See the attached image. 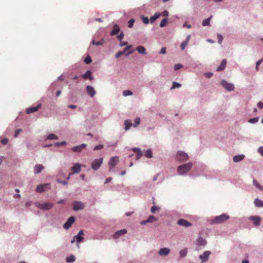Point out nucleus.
Masks as SVG:
<instances>
[{
    "label": "nucleus",
    "mask_w": 263,
    "mask_h": 263,
    "mask_svg": "<svg viewBox=\"0 0 263 263\" xmlns=\"http://www.w3.org/2000/svg\"><path fill=\"white\" fill-rule=\"evenodd\" d=\"M167 23V19L166 18H163L160 24V27H163L166 25Z\"/></svg>",
    "instance_id": "nucleus-41"
},
{
    "label": "nucleus",
    "mask_w": 263,
    "mask_h": 263,
    "mask_svg": "<svg viewBox=\"0 0 263 263\" xmlns=\"http://www.w3.org/2000/svg\"><path fill=\"white\" fill-rule=\"evenodd\" d=\"M145 156L147 158H150L153 157L152 151L151 149H148L146 151L145 154Z\"/></svg>",
    "instance_id": "nucleus-37"
},
{
    "label": "nucleus",
    "mask_w": 263,
    "mask_h": 263,
    "mask_svg": "<svg viewBox=\"0 0 263 263\" xmlns=\"http://www.w3.org/2000/svg\"><path fill=\"white\" fill-rule=\"evenodd\" d=\"M8 140L7 138H4L1 140V142L3 144L5 145L7 144Z\"/></svg>",
    "instance_id": "nucleus-55"
},
{
    "label": "nucleus",
    "mask_w": 263,
    "mask_h": 263,
    "mask_svg": "<svg viewBox=\"0 0 263 263\" xmlns=\"http://www.w3.org/2000/svg\"><path fill=\"white\" fill-rule=\"evenodd\" d=\"M226 65L227 61L226 59H223L220 65L217 68V71H219L224 70L226 68Z\"/></svg>",
    "instance_id": "nucleus-24"
},
{
    "label": "nucleus",
    "mask_w": 263,
    "mask_h": 263,
    "mask_svg": "<svg viewBox=\"0 0 263 263\" xmlns=\"http://www.w3.org/2000/svg\"><path fill=\"white\" fill-rule=\"evenodd\" d=\"M258 152L263 157V146L259 147Z\"/></svg>",
    "instance_id": "nucleus-58"
},
{
    "label": "nucleus",
    "mask_w": 263,
    "mask_h": 263,
    "mask_svg": "<svg viewBox=\"0 0 263 263\" xmlns=\"http://www.w3.org/2000/svg\"><path fill=\"white\" fill-rule=\"evenodd\" d=\"M148 222H153L157 221V218L153 215H151L147 219Z\"/></svg>",
    "instance_id": "nucleus-40"
},
{
    "label": "nucleus",
    "mask_w": 263,
    "mask_h": 263,
    "mask_svg": "<svg viewBox=\"0 0 263 263\" xmlns=\"http://www.w3.org/2000/svg\"><path fill=\"white\" fill-rule=\"evenodd\" d=\"M182 67V65L180 64H175L174 66L175 70H177L180 69Z\"/></svg>",
    "instance_id": "nucleus-54"
},
{
    "label": "nucleus",
    "mask_w": 263,
    "mask_h": 263,
    "mask_svg": "<svg viewBox=\"0 0 263 263\" xmlns=\"http://www.w3.org/2000/svg\"><path fill=\"white\" fill-rule=\"evenodd\" d=\"M250 219L253 221L255 226H258L260 224L261 218L259 216H251Z\"/></svg>",
    "instance_id": "nucleus-18"
},
{
    "label": "nucleus",
    "mask_w": 263,
    "mask_h": 263,
    "mask_svg": "<svg viewBox=\"0 0 263 263\" xmlns=\"http://www.w3.org/2000/svg\"><path fill=\"white\" fill-rule=\"evenodd\" d=\"M66 144V142L65 141H62L61 142H56L54 144V146L56 147H59L62 145H64Z\"/></svg>",
    "instance_id": "nucleus-46"
},
{
    "label": "nucleus",
    "mask_w": 263,
    "mask_h": 263,
    "mask_svg": "<svg viewBox=\"0 0 263 263\" xmlns=\"http://www.w3.org/2000/svg\"><path fill=\"white\" fill-rule=\"evenodd\" d=\"M103 158H100L99 159H95L91 163V168L94 171L98 170L101 166L103 163Z\"/></svg>",
    "instance_id": "nucleus-5"
},
{
    "label": "nucleus",
    "mask_w": 263,
    "mask_h": 263,
    "mask_svg": "<svg viewBox=\"0 0 263 263\" xmlns=\"http://www.w3.org/2000/svg\"><path fill=\"white\" fill-rule=\"evenodd\" d=\"M140 119L139 118H136L134 121V124L133 125L134 126H135V127L137 126L140 124Z\"/></svg>",
    "instance_id": "nucleus-44"
},
{
    "label": "nucleus",
    "mask_w": 263,
    "mask_h": 263,
    "mask_svg": "<svg viewBox=\"0 0 263 263\" xmlns=\"http://www.w3.org/2000/svg\"><path fill=\"white\" fill-rule=\"evenodd\" d=\"M58 139V136L53 134H49L47 137V139L48 140H57Z\"/></svg>",
    "instance_id": "nucleus-36"
},
{
    "label": "nucleus",
    "mask_w": 263,
    "mask_h": 263,
    "mask_svg": "<svg viewBox=\"0 0 263 263\" xmlns=\"http://www.w3.org/2000/svg\"><path fill=\"white\" fill-rule=\"evenodd\" d=\"M74 217L71 216L69 217L67 221L63 225V228L66 230H68L70 227H71L72 224L74 222Z\"/></svg>",
    "instance_id": "nucleus-11"
},
{
    "label": "nucleus",
    "mask_w": 263,
    "mask_h": 263,
    "mask_svg": "<svg viewBox=\"0 0 263 263\" xmlns=\"http://www.w3.org/2000/svg\"><path fill=\"white\" fill-rule=\"evenodd\" d=\"M253 182L256 187L260 191H263V186L261 185L256 180H253Z\"/></svg>",
    "instance_id": "nucleus-32"
},
{
    "label": "nucleus",
    "mask_w": 263,
    "mask_h": 263,
    "mask_svg": "<svg viewBox=\"0 0 263 263\" xmlns=\"http://www.w3.org/2000/svg\"><path fill=\"white\" fill-rule=\"evenodd\" d=\"M263 61V60H259V61H258L256 63V70H258V66H259V65L261 63V62Z\"/></svg>",
    "instance_id": "nucleus-57"
},
{
    "label": "nucleus",
    "mask_w": 263,
    "mask_h": 263,
    "mask_svg": "<svg viewBox=\"0 0 263 263\" xmlns=\"http://www.w3.org/2000/svg\"><path fill=\"white\" fill-rule=\"evenodd\" d=\"M211 254V252L209 251H205L203 254L200 255L199 258L202 262L207 261L209 260V257Z\"/></svg>",
    "instance_id": "nucleus-13"
},
{
    "label": "nucleus",
    "mask_w": 263,
    "mask_h": 263,
    "mask_svg": "<svg viewBox=\"0 0 263 263\" xmlns=\"http://www.w3.org/2000/svg\"><path fill=\"white\" fill-rule=\"evenodd\" d=\"M230 218L229 215L226 214H222L219 216H216L213 220L211 221L212 224L221 223Z\"/></svg>",
    "instance_id": "nucleus-2"
},
{
    "label": "nucleus",
    "mask_w": 263,
    "mask_h": 263,
    "mask_svg": "<svg viewBox=\"0 0 263 263\" xmlns=\"http://www.w3.org/2000/svg\"><path fill=\"white\" fill-rule=\"evenodd\" d=\"M161 15L160 13H156L154 16L151 17L149 21L151 23H154L156 20H157Z\"/></svg>",
    "instance_id": "nucleus-28"
},
{
    "label": "nucleus",
    "mask_w": 263,
    "mask_h": 263,
    "mask_svg": "<svg viewBox=\"0 0 263 263\" xmlns=\"http://www.w3.org/2000/svg\"><path fill=\"white\" fill-rule=\"evenodd\" d=\"M86 147V144H82L80 145L75 146L72 147L71 150L73 152H80Z\"/></svg>",
    "instance_id": "nucleus-15"
},
{
    "label": "nucleus",
    "mask_w": 263,
    "mask_h": 263,
    "mask_svg": "<svg viewBox=\"0 0 263 263\" xmlns=\"http://www.w3.org/2000/svg\"><path fill=\"white\" fill-rule=\"evenodd\" d=\"M159 53L161 54H165L166 53V48L165 47L162 48Z\"/></svg>",
    "instance_id": "nucleus-60"
},
{
    "label": "nucleus",
    "mask_w": 263,
    "mask_h": 263,
    "mask_svg": "<svg viewBox=\"0 0 263 263\" xmlns=\"http://www.w3.org/2000/svg\"><path fill=\"white\" fill-rule=\"evenodd\" d=\"M124 54V52H122V51H119L116 54V58H119L120 56H121L122 55H123Z\"/></svg>",
    "instance_id": "nucleus-56"
},
{
    "label": "nucleus",
    "mask_w": 263,
    "mask_h": 263,
    "mask_svg": "<svg viewBox=\"0 0 263 263\" xmlns=\"http://www.w3.org/2000/svg\"><path fill=\"white\" fill-rule=\"evenodd\" d=\"M136 50L140 54H146V50L143 46H139L136 48Z\"/></svg>",
    "instance_id": "nucleus-29"
},
{
    "label": "nucleus",
    "mask_w": 263,
    "mask_h": 263,
    "mask_svg": "<svg viewBox=\"0 0 263 263\" xmlns=\"http://www.w3.org/2000/svg\"><path fill=\"white\" fill-rule=\"evenodd\" d=\"M123 37H124V34L123 32H121L119 35L117 36V39L120 41L121 42L122 39H123Z\"/></svg>",
    "instance_id": "nucleus-52"
},
{
    "label": "nucleus",
    "mask_w": 263,
    "mask_h": 263,
    "mask_svg": "<svg viewBox=\"0 0 263 263\" xmlns=\"http://www.w3.org/2000/svg\"><path fill=\"white\" fill-rule=\"evenodd\" d=\"M123 95L124 96H131L133 95V92L130 90H124L123 92Z\"/></svg>",
    "instance_id": "nucleus-43"
},
{
    "label": "nucleus",
    "mask_w": 263,
    "mask_h": 263,
    "mask_svg": "<svg viewBox=\"0 0 263 263\" xmlns=\"http://www.w3.org/2000/svg\"><path fill=\"white\" fill-rule=\"evenodd\" d=\"M170 252V249L167 248H164L160 249L159 251V254L160 256H166Z\"/></svg>",
    "instance_id": "nucleus-19"
},
{
    "label": "nucleus",
    "mask_w": 263,
    "mask_h": 263,
    "mask_svg": "<svg viewBox=\"0 0 263 263\" xmlns=\"http://www.w3.org/2000/svg\"><path fill=\"white\" fill-rule=\"evenodd\" d=\"M180 86H181V84H180L179 83H178L177 82H173L172 89L179 88Z\"/></svg>",
    "instance_id": "nucleus-48"
},
{
    "label": "nucleus",
    "mask_w": 263,
    "mask_h": 263,
    "mask_svg": "<svg viewBox=\"0 0 263 263\" xmlns=\"http://www.w3.org/2000/svg\"><path fill=\"white\" fill-rule=\"evenodd\" d=\"M118 162L119 157L118 156L111 157L108 162V165L109 166V171H111L114 168V167L116 166V165L117 164Z\"/></svg>",
    "instance_id": "nucleus-7"
},
{
    "label": "nucleus",
    "mask_w": 263,
    "mask_h": 263,
    "mask_svg": "<svg viewBox=\"0 0 263 263\" xmlns=\"http://www.w3.org/2000/svg\"><path fill=\"white\" fill-rule=\"evenodd\" d=\"M41 107V104H38L36 106H31L26 110V113L28 114L37 111Z\"/></svg>",
    "instance_id": "nucleus-14"
},
{
    "label": "nucleus",
    "mask_w": 263,
    "mask_h": 263,
    "mask_svg": "<svg viewBox=\"0 0 263 263\" xmlns=\"http://www.w3.org/2000/svg\"><path fill=\"white\" fill-rule=\"evenodd\" d=\"M44 169V166L41 164H36L34 167V172L35 174H39Z\"/></svg>",
    "instance_id": "nucleus-22"
},
{
    "label": "nucleus",
    "mask_w": 263,
    "mask_h": 263,
    "mask_svg": "<svg viewBox=\"0 0 263 263\" xmlns=\"http://www.w3.org/2000/svg\"><path fill=\"white\" fill-rule=\"evenodd\" d=\"M244 158H245V156L243 155H236L233 157V161L235 162H238L241 161L242 160H243L244 159Z\"/></svg>",
    "instance_id": "nucleus-30"
},
{
    "label": "nucleus",
    "mask_w": 263,
    "mask_h": 263,
    "mask_svg": "<svg viewBox=\"0 0 263 263\" xmlns=\"http://www.w3.org/2000/svg\"><path fill=\"white\" fill-rule=\"evenodd\" d=\"M220 85L228 91H231L234 89V85L233 84L228 83L225 80L221 81Z\"/></svg>",
    "instance_id": "nucleus-6"
},
{
    "label": "nucleus",
    "mask_w": 263,
    "mask_h": 263,
    "mask_svg": "<svg viewBox=\"0 0 263 263\" xmlns=\"http://www.w3.org/2000/svg\"><path fill=\"white\" fill-rule=\"evenodd\" d=\"M187 253V249H184L180 251L179 255L180 257L186 256Z\"/></svg>",
    "instance_id": "nucleus-34"
},
{
    "label": "nucleus",
    "mask_w": 263,
    "mask_h": 263,
    "mask_svg": "<svg viewBox=\"0 0 263 263\" xmlns=\"http://www.w3.org/2000/svg\"><path fill=\"white\" fill-rule=\"evenodd\" d=\"M36 205L38 208L43 210H49L53 206V204L49 202L36 203Z\"/></svg>",
    "instance_id": "nucleus-4"
},
{
    "label": "nucleus",
    "mask_w": 263,
    "mask_h": 263,
    "mask_svg": "<svg viewBox=\"0 0 263 263\" xmlns=\"http://www.w3.org/2000/svg\"><path fill=\"white\" fill-rule=\"evenodd\" d=\"M192 166L193 164L192 163H187L179 166L177 168V171L179 175H183L191 170Z\"/></svg>",
    "instance_id": "nucleus-1"
},
{
    "label": "nucleus",
    "mask_w": 263,
    "mask_h": 263,
    "mask_svg": "<svg viewBox=\"0 0 263 263\" xmlns=\"http://www.w3.org/2000/svg\"><path fill=\"white\" fill-rule=\"evenodd\" d=\"M177 223L178 225L185 228H187L192 226V224L191 222L183 219H179Z\"/></svg>",
    "instance_id": "nucleus-12"
},
{
    "label": "nucleus",
    "mask_w": 263,
    "mask_h": 263,
    "mask_svg": "<svg viewBox=\"0 0 263 263\" xmlns=\"http://www.w3.org/2000/svg\"><path fill=\"white\" fill-rule=\"evenodd\" d=\"M103 147H104L103 145H102V144L98 145L94 147L93 150L96 151V150H99V149H102V148H103Z\"/></svg>",
    "instance_id": "nucleus-50"
},
{
    "label": "nucleus",
    "mask_w": 263,
    "mask_h": 263,
    "mask_svg": "<svg viewBox=\"0 0 263 263\" xmlns=\"http://www.w3.org/2000/svg\"><path fill=\"white\" fill-rule=\"evenodd\" d=\"M134 51V50H130L129 51H128V52H127L126 53V55L128 56L129 55H130V54L133 53Z\"/></svg>",
    "instance_id": "nucleus-63"
},
{
    "label": "nucleus",
    "mask_w": 263,
    "mask_h": 263,
    "mask_svg": "<svg viewBox=\"0 0 263 263\" xmlns=\"http://www.w3.org/2000/svg\"><path fill=\"white\" fill-rule=\"evenodd\" d=\"M160 208L156 206H153L152 207L151 211L152 213H154L156 211H159Z\"/></svg>",
    "instance_id": "nucleus-45"
},
{
    "label": "nucleus",
    "mask_w": 263,
    "mask_h": 263,
    "mask_svg": "<svg viewBox=\"0 0 263 263\" xmlns=\"http://www.w3.org/2000/svg\"><path fill=\"white\" fill-rule=\"evenodd\" d=\"M84 235L83 231L81 230L79 231L78 234L75 236L71 240V243H73L76 240L77 243L82 242L84 240L83 235Z\"/></svg>",
    "instance_id": "nucleus-8"
},
{
    "label": "nucleus",
    "mask_w": 263,
    "mask_h": 263,
    "mask_svg": "<svg viewBox=\"0 0 263 263\" xmlns=\"http://www.w3.org/2000/svg\"><path fill=\"white\" fill-rule=\"evenodd\" d=\"M133 151L134 152L136 153L137 154V160H138L140 157H142L143 154L140 148L137 147L133 148Z\"/></svg>",
    "instance_id": "nucleus-26"
},
{
    "label": "nucleus",
    "mask_w": 263,
    "mask_h": 263,
    "mask_svg": "<svg viewBox=\"0 0 263 263\" xmlns=\"http://www.w3.org/2000/svg\"><path fill=\"white\" fill-rule=\"evenodd\" d=\"M104 43V40L102 39L99 41H98V42H96L95 40H93L92 41V44L93 45H103Z\"/></svg>",
    "instance_id": "nucleus-38"
},
{
    "label": "nucleus",
    "mask_w": 263,
    "mask_h": 263,
    "mask_svg": "<svg viewBox=\"0 0 263 263\" xmlns=\"http://www.w3.org/2000/svg\"><path fill=\"white\" fill-rule=\"evenodd\" d=\"M66 260L67 262H72L75 260V257L73 255H71L67 257Z\"/></svg>",
    "instance_id": "nucleus-39"
},
{
    "label": "nucleus",
    "mask_w": 263,
    "mask_h": 263,
    "mask_svg": "<svg viewBox=\"0 0 263 263\" xmlns=\"http://www.w3.org/2000/svg\"><path fill=\"white\" fill-rule=\"evenodd\" d=\"M190 38H191V35H188L185 41H184V42H183L181 43L180 47L182 50H184L185 49V47L188 44V43L190 40Z\"/></svg>",
    "instance_id": "nucleus-25"
},
{
    "label": "nucleus",
    "mask_w": 263,
    "mask_h": 263,
    "mask_svg": "<svg viewBox=\"0 0 263 263\" xmlns=\"http://www.w3.org/2000/svg\"><path fill=\"white\" fill-rule=\"evenodd\" d=\"M177 159L180 162H184L189 159V156L183 152L179 151L176 155Z\"/></svg>",
    "instance_id": "nucleus-3"
},
{
    "label": "nucleus",
    "mask_w": 263,
    "mask_h": 263,
    "mask_svg": "<svg viewBox=\"0 0 263 263\" xmlns=\"http://www.w3.org/2000/svg\"><path fill=\"white\" fill-rule=\"evenodd\" d=\"M83 79L85 80L88 79L90 81H92L93 79V77L92 75V72L90 70H88L84 74L82 75Z\"/></svg>",
    "instance_id": "nucleus-17"
},
{
    "label": "nucleus",
    "mask_w": 263,
    "mask_h": 263,
    "mask_svg": "<svg viewBox=\"0 0 263 263\" xmlns=\"http://www.w3.org/2000/svg\"><path fill=\"white\" fill-rule=\"evenodd\" d=\"M196 243L198 246H204L206 245V241L202 238H199L197 240Z\"/></svg>",
    "instance_id": "nucleus-27"
},
{
    "label": "nucleus",
    "mask_w": 263,
    "mask_h": 263,
    "mask_svg": "<svg viewBox=\"0 0 263 263\" xmlns=\"http://www.w3.org/2000/svg\"><path fill=\"white\" fill-rule=\"evenodd\" d=\"M205 76L207 77V78H210L212 77V76L213 75V74L212 73H210V72H208V73H206L205 74Z\"/></svg>",
    "instance_id": "nucleus-64"
},
{
    "label": "nucleus",
    "mask_w": 263,
    "mask_h": 263,
    "mask_svg": "<svg viewBox=\"0 0 263 263\" xmlns=\"http://www.w3.org/2000/svg\"><path fill=\"white\" fill-rule=\"evenodd\" d=\"M84 62L87 64L90 63L91 62V58L89 56L87 57L84 60Z\"/></svg>",
    "instance_id": "nucleus-51"
},
{
    "label": "nucleus",
    "mask_w": 263,
    "mask_h": 263,
    "mask_svg": "<svg viewBox=\"0 0 263 263\" xmlns=\"http://www.w3.org/2000/svg\"><path fill=\"white\" fill-rule=\"evenodd\" d=\"M257 106L259 108L262 109L263 108V103L261 102H258L257 104Z\"/></svg>",
    "instance_id": "nucleus-61"
},
{
    "label": "nucleus",
    "mask_w": 263,
    "mask_h": 263,
    "mask_svg": "<svg viewBox=\"0 0 263 263\" xmlns=\"http://www.w3.org/2000/svg\"><path fill=\"white\" fill-rule=\"evenodd\" d=\"M86 90L88 95L91 97H93L96 93V90L91 86H86Z\"/></svg>",
    "instance_id": "nucleus-16"
},
{
    "label": "nucleus",
    "mask_w": 263,
    "mask_h": 263,
    "mask_svg": "<svg viewBox=\"0 0 263 263\" xmlns=\"http://www.w3.org/2000/svg\"><path fill=\"white\" fill-rule=\"evenodd\" d=\"M50 185L49 183L41 184L36 187V191L39 193L44 192L47 189H50Z\"/></svg>",
    "instance_id": "nucleus-9"
},
{
    "label": "nucleus",
    "mask_w": 263,
    "mask_h": 263,
    "mask_svg": "<svg viewBox=\"0 0 263 263\" xmlns=\"http://www.w3.org/2000/svg\"><path fill=\"white\" fill-rule=\"evenodd\" d=\"M22 132L21 129H17L15 132L14 137H17L18 135L20 134V133Z\"/></svg>",
    "instance_id": "nucleus-59"
},
{
    "label": "nucleus",
    "mask_w": 263,
    "mask_h": 263,
    "mask_svg": "<svg viewBox=\"0 0 263 263\" xmlns=\"http://www.w3.org/2000/svg\"><path fill=\"white\" fill-rule=\"evenodd\" d=\"M135 22V20L132 18V19H130L129 22H128V27L129 28H132L133 25H134V23Z\"/></svg>",
    "instance_id": "nucleus-49"
},
{
    "label": "nucleus",
    "mask_w": 263,
    "mask_h": 263,
    "mask_svg": "<svg viewBox=\"0 0 263 263\" xmlns=\"http://www.w3.org/2000/svg\"><path fill=\"white\" fill-rule=\"evenodd\" d=\"M217 39H218V43L219 44H221L222 41L223 40L222 36L220 34H218V35H217Z\"/></svg>",
    "instance_id": "nucleus-53"
},
{
    "label": "nucleus",
    "mask_w": 263,
    "mask_h": 263,
    "mask_svg": "<svg viewBox=\"0 0 263 263\" xmlns=\"http://www.w3.org/2000/svg\"><path fill=\"white\" fill-rule=\"evenodd\" d=\"M141 18V20H142L144 24H147L149 23V20L148 19V18L147 17H146L144 16H142Z\"/></svg>",
    "instance_id": "nucleus-42"
},
{
    "label": "nucleus",
    "mask_w": 263,
    "mask_h": 263,
    "mask_svg": "<svg viewBox=\"0 0 263 263\" xmlns=\"http://www.w3.org/2000/svg\"><path fill=\"white\" fill-rule=\"evenodd\" d=\"M212 17V16L211 15L210 17H209L207 19L203 20L202 23V26H205L209 25Z\"/></svg>",
    "instance_id": "nucleus-35"
},
{
    "label": "nucleus",
    "mask_w": 263,
    "mask_h": 263,
    "mask_svg": "<svg viewBox=\"0 0 263 263\" xmlns=\"http://www.w3.org/2000/svg\"><path fill=\"white\" fill-rule=\"evenodd\" d=\"M126 233H127V230L126 229H122V230H119V231H118L117 232H116L114 234L113 237L114 238H118L121 235L125 234Z\"/></svg>",
    "instance_id": "nucleus-21"
},
{
    "label": "nucleus",
    "mask_w": 263,
    "mask_h": 263,
    "mask_svg": "<svg viewBox=\"0 0 263 263\" xmlns=\"http://www.w3.org/2000/svg\"><path fill=\"white\" fill-rule=\"evenodd\" d=\"M254 204L257 207H263V201L260 199H255L254 200Z\"/></svg>",
    "instance_id": "nucleus-31"
},
{
    "label": "nucleus",
    "mask_w": 263,
    "mask_h": 263,
    "mask_svg": "<svg viewBox=\"0 0 263 263\" xmlns=\"http://www.w3.org/2000/svg\"><path fill=\"white\" fill-rule=\"evenodd\" d=\"M71 171L73 173H79L81 171V165L79 163H76L73 167H71Z\"/></svg>",
    "instance_id": "nucleus-20"
},
{
    "label": "nucleus",
    "mask_w": 263,
    "mask_h": 263,
    "mask_svg": "<svg viewBox=\"0 0 263 263\" xmlns=\"http://www.w3.org/2000/svg\"><path fill=\"white\" fill-rule=\"evenodd\" d=\"M127 44H128V43L127 42H122L121 41L120 46L121 47H122V46L127 45Z\"/></svg>",
    "instance_id": "nucleus-62"
},
{
    "label": "nucleus",
    "mask_w": 263,
    "mask_h": 263,
    "mask_svg": "<svg viewBox=\"0 0 263 263\" xmlns=\"http://www.w3.org/2000/svg\"><path fill=\"white\" fill-rule=\"evenodd\" d=\"M258 121V118H254L249 120V122L251 123H255Z\"/></svg>",
    "instance_id": "nucleus-47"
},
{
    "label": "nucleus",
    "mask_w": 263,
    "mask_h": 263,
    "mask_svg": "<svg viewBox=\"0 0 263 263\" xmlns=\"http://www.w3.org/2000/svg\"><path fill=\"white\" fill-rule=\"evenodd\" d=\"M119 31H120L119 26L118 25L115 24L113 26V29L110 33V35H117V34L119 33Z\"/></svg>",
    "instance_id": "nucleus-23"
},
{
    "label": "nucleus",
    "mask_w": 263,
    "mask_h": 263,
    "mask_svg": "<svg viewBox=\"0 0 263 263\" xmlns=\"http://www.w3.org/2000/svg\"><path fill=\"white\" fill-rule=\"evenodd\" d=\"M84 208V204L80 201H74L73 203L74 211L82 210Z\"/></svg>",
    "instance_id": "nucleus-10"
},
{
    "label": "nucleus",
    "mask_w": 263,
    "mask_h": 263,
    "mask_svg": "<svg viewBox=\"0 0 263 263\" xmlns=\"http://www.w3.org/2000/svg\"><path fill=\"white\" fill-rule=\"evenodd\" d=\"M124 124L125 125V130H128L132 125L130 121L128 120H126L125 121Z\"/></svg>",
    "instance_id": "nucleus-33"
}]
</instances>
